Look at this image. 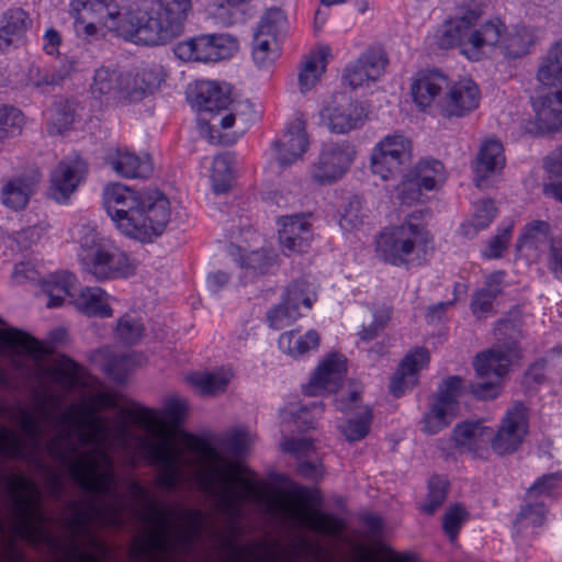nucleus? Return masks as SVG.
Returning <instances> with one entry per match:
<instances>
[{
	"label": "nucleus",
	"instance_id": "nucleus-45",
	"mask_svg": "<svg viewBox=\"0 0 562 562\" xmlns=\"http://www.w3.org/2000/svg\"><path fill=\"white\" fill-rule=\"evenodd\" d=\"M413 176L426 191L438 189L446 180L445 167L437 159L420 160L416 165Z\"/></svg>",
	"mask_w": 562,
	"mask_h": 562
},
{
	"label": "nucleus",
	"instance_id": "nucleus-42",
	"mask_svg": "<svg viewBox=\"0 0 562 562\" xmlns=\"http://www.w3.org/2000/svg\"><path fill=\"white\" fill-rule=\"evenodd\" d=\"M373 420L372 408L366 405L357 411L356 416L346 419L338 426L341 436L349 442L360 441L370 432Z\"/></svg>",
	"mask_w": 562,
	"mask_h": 562
},
{
	"label": "nucleus",
	"instance_id": "nucleus-50",
	"mask_svg": "<svg viewBox=\"0 0 562 562\" xmlns=\"http://www.w3.org/2000/svg\"><path fill=\"white\" fill-rule=\"evenodd\" d=\"M286 29V18L280 9H269L260 19L255 34L277 40L283 35Z\"/></svg>",
	"mask_w": 562,
	"mask_h": 562
},
{
	"label": "nucleus",
	"instance_id": "nucleus-16",
	"mask_svg": "<svg viewBox=\"0 0 562 562\" xmlns=\"http://www.w3.org/2000/svg\"><path fill=\"white\" fill-rule=\"evenodd\" d=\"M518 358L515 346L507 350L493 348L479 355L474 361V369L479 378L488 381L477 382L472 386L473 394L481 400L494 398L501 391V379L506 374L514 359Z\"/></svg>",
	"mask_w": 562,
	"mask_h": 562
},
{
	"label": "nucleus",
	"instance_id": "nucleus-60",
	"mask_svg": "<svg viewBox=\"0 0 562 562\" xmlns=\"http://www.w3.org/2000/svg\"><path fill=\"white\" fill-rule=\"evenodd\" d=\"M423 186L412 175L406 176L397 187V198L402 204L412 205L422 199Z\"/></svg>",
	"mask_w": 562,
	"mask_h": 562
},
{
	"label": "nucleus",
	"instance_id": "nucleus-49",
	"mask_svg": "<svg viewBox=\"0 0 562 562\" xmlns=\"http://www.w3.org/2000/svg\"><path fill=\"white\" fill-rule=\"evenodd\" d=\"M304 314L299 311V304H290L282 297L280 304L271 307L267 314L269 326L276 330L291 326Z\"/></svg>",
	"mask_w": 562,
	"mask_h": 562
},
{
	"label": "nucleus",
	"instance_id": "nucleus-28",
	"mask_svg": "<svg viewBox=\"0 0 562 562\" xmlns=\"http://www.w3.org/2000/svg\"><path fill=\"white\" fill-rule=\"evenodd\" d=\"M385 65L386 59L382 53L367 50L346 67L342 79L352 89L369 87L382 76Z\"/></svg>",
	"mask_w": 562,
	"mask_h": 562
},
{
	"label": "nucleus",
	"instance_id": "nucleus-34",
	"mask_svg": "<svg viewBox=\"0 0 562 562\" xmlns=\"http://www.w3.org/2000/svg\"><path fill=\"white\" fill-rule=\"evenodd\" d=\"M38 179L19 176L5 181L0 191L1 203L11 210H22L35 192Z\"/></svg>",
	"mask_w": 562,
	"mask_h": 562
},
{
	"label": "nucleus",
	"instance_id": "nucleus-62",
	"mask_svg": "<svg viewBox=\"0 0 562 562\" xmlns=\"http://www.w3.org/2000/svg\"><path fill=\"white\" fill-rule=\"evenodd\" d=\"M364 218L363 207L358 199L351 200L339 221L344 231H353L362 225Z\"/></svg>",
	"mask_w": 562,
	"mask_h": 562
},
{
	"label": "nucleus",
	"instance_id": "nucleus-19",
	"mask_svg": "<svg viewBox=\"0 0 562 562\" xmlns=\"http://www.w3.org/2000/svg\"><path fill=\"white\" fill-rule=\"evenodd\" d=\"M528 432V415L526 407L517 403L507 409L501 419L499 427L490 441L491 448L497 454L515 452Z\"/></svg>",
	"mask_w": 562,
	"mask_h": 562
},
{
	"label": "nucleus",
	"instance_id": "nucleus-61",
	"mask_svg": "<svg viewBox=\"0 0 562 562\" xmlns=\"http://www.w3.org/2000/svg\"><path fill=\"white\" fill-rule=\"evenodd\" d=\"M468 519V513L459 505L448 508L443 516L442 528L449 536L450 540H454L462 524Z\"/></svg>",
	"mask_w": 562,
	"mask_h": 562
},
{
	"label": "nucleus",
	"instance_id": "nucleus-15",
	"mask_svg": "<svg viewBox=\"0 0 562 562\" xmlns=\"http://www.w3.org/2000/svg\"><path fill=\"white\" fill-rule=\"evenodd\" d=\"M238 50V41L228 34H204L179 42L175 55L183 61H220Z\"/></svg>",
	"mask_w": 562,
	"mask_h": 562
},
{
	"label": "nucleus",
	"instance_id": "nucleus-6",
	"mask_svg": "<svg viewBox=\"0 0 562 562\" xmlns=\"http://www.w3.org/2000/svg\"><path fill=\"white\" fill-rule=\"evenodd\" d=\"M12 499V535L5 555L10 560H22V553L15 548L14 540L22 539L32 544L55 547L56 540L48 529V522L41 506V492L23 474L0 475Z\"/></svg>",
	"mask_w": 562,
	"mask_h": 562
},
{
	"label": "nucleus",
	"instance_id": "nucleus-3",
	"mask_svg": "<svg viewBox=\"0 0 562 562\" xmlns=\"http://www.w3.org/2000/svg\"><path fill=\"white\" fill-rule=\"evenodd\" d=\"M432 42L441 49L458 46L472 61L493 57L496 53L516 59L529 53L533 34L522 25L508 30L499 19L479 23V15L469 11L445 21L434 33Z\"/></svg>",
	"mask_w": 562,
	"mask_h": 562
},
{
	"label": "nucleus",
	"instance_id": "nucleus-30",
	"mask_svg": "<svg viewBox=\"0 0 562 562\" xmlns=\"http://www.w3.org/2000/svg\"><path fill=\"white\" fill-rule=\"evenodd\" d=\"M105 162L119 177L126 179L147 178L154 169L148 155H138L126 147L111 149Z\"/></svg>",
	"mask_w": 562,
	"mask_h": 562
},
{
	"label": "nucleus",
	"instance_id": "nucleus-58",
	"mask_svg": "<svg viewBox=\"0 0 562 562\" xmlns=\"http://www.w3.org/2000/svg\"><path fill=\"white\" fill-rule=\"evenodd\" d=\"M428 486L429 493L423 510L430 515L446 501L448 484L443 477L434 476L429 480Z\"/></svg>",
	"mask_w": 562,
	"mask_h": 562
},
{
	"label": "nucleus",
	"instance_id": "nucleus-64",
	"mask_svg": "<svg viewBox=\"0 0 562 562\" xmlns=\"http://www.w3.org/2000/svg\"><path fill=\"white\" fill-rule=\"evenodd\" d=\"M546 508L542 504H527L522 507L517 517V522L520 527L540 526L544 521Z\"/></svg>",
	"mask_w": 562,
	"mask_h": 562
},
{
	"label": "nucleus",
	"instance_id": "nucleus-57",
	"mask_svg": "<svg viewBox=\"0 0 562 562\" xmlns=\"http://www.w3.org/2000/svg\"><path fill=\"white\" fill-rule=\"evenodd\" d=\"M392 308L386 304H381L373 310V322L368 326L363 327L359 333L362 340L369 341L374 339L378 334L385 328L391 319Z\"/></svg>",
	"mask_w": 562,
	"mask_h": 562
},
{
	"label": "nucleus",
	"instance_id": "nucleus-47",
	"mask_svg": "<svg viewBox=\"0 0 562 562\" xmlns=\"http://www.w3.org/2000/svg\"><path fill=\"white\" fill-rule=\"evenodd\" d=\"M123 70L100 67L95 70L91 91L94 95H110L117 98L119 85Z\"/></svg>",
	"mask_w": 562,
	"mask_h": 562
},
{
	"label": "nucleus",
	"instance_id": "nucleus-56",
	"mask_svg": "<svg viewBox=\"0 0 562 562\" xmlns=\"http://www.w3.org/2000/svg\"><path fill=\"white\" fill-rule=\"evenodd\" d=\"M362 386L359 384H349L339 395L334 398V405L337 411L348 413L360 411L361 407Z\"/></svg>",
	"mask_w": 562,
	"mask_h": 562
},
{
	"label": "nucleus",
	"instance_id": "nucleus-13",
	"mask_svg": "<svg viewBox=\"0 0 562 562\" xmlns=\"http://www.w3.org/2000/svg\"><path fill=\"white\" fill-rule=\"evenodd\" d=\"M413 158V142L402 133L382 137L372 148L371 172L383 181L396 179Z\"/></svg>",
	"mask_w": 562,
	"mask_h": 562
},
{
	"label": "nucleus",
	"instance_id": "nucleus-14",
	"mask_svg": "<svg viewBox=\"0 0 562 562\" xmlns=\"http://www.w3.org/2000/svg\"><path fill=\"white\" fill-rule=\"evenodd\" d=\"M356 147L347 140L323 144L308 169L310 180L317 186H331L349 171L356 157Z\"/></svg>",
	"mask_w": 562,
	"mask_h": 562
},
{
	"label": "nucleus",
	"instance_id": "nucleus-21",
	"mask_svg": "<svg viewBox=\"0 0 562 562\" xmlns=\"http://www.w3.org/2000/svg\"><path fill=\"white\" fill-rule=\"evenodd\" d=\"M480 100V89L473 80H449L445 100L439 105V115L445 119L464 117L479 108Z\"/></svg>",
	"mask_w": 562,
	"mask_h": 562
},
{
	"label": "nucleus",
	"instance_id": "nucleus-25",
	"mask_svg": "<svg viewBox=\"0 0 562 562\" xmlns=\"http://www.w3.org/2000/svg\"><path fill=\"white\" fill-rule=\"evenodd\" d=\"M160 80V72L150 67L123 70L116 99L127 103L142 101L153 93Z\"/></svg>",
	"mask_w": 562,
	"mask_h": 562
},
{
	"label": "nucleus",
	"instance_id": "nucleus-9",
	"mask_svg": "<svg viewBox=\"0 0 562 562\" xmlns=\"http://www.w3.org/2000/svg\"><path fill=\"white\" fill-rule=\"evenodd\" d=\"M193 9V0H155L148 4H133L138 12L134 21V43L162 45L179 36Z\"/></svg>",
	"mask_w": 562,
	"mask_h": 562
},
{
	"label": "nucleus",
	"instance_id": "nucleus-43",
	"mask_svg": "<svg viewBox=\"0 0 562 562\" xmlns=\"http://www.w3.org/2000/svg\"><path fill=\"white\" fill-rule=\"evenodd\" d=\"M281 55L280 42L254 34L251 57L259 69L270 68Z\"/></svg>",
	"mask_w": 562,
	"mask_h": 562
},
{
	"label": "nucleus",
	"instance_id": "nucleus-39",
	"mask_svg": "<svg viewBox=\"0 0 562 562\" xmlns=\"http://www.w3.org/2000/svg\"><path fill=\"white\" fill-rule=\"evenodd\" d=\"M76 282V277L66 271L53 273L43 280L42 288L48 296L47 306L50 308L58 307L67 296L72 297L71 290L75 288Z\"/></svg>",
	"mask_w": 562,
	"mask_h": 562
},
{
	"label": "nucleus",
	"instance_id": "nucleus-32",
	"mask_svg": "<svg viewBox=\"0 0 562 562\" xmlns=\"http://www.w3.org/2000/svg\"><path fill=\"white\" fill-rule=\"evenodd\" d=\"M286 514L296 520L301 526L307 527L324 535H337L342 529V522L324 513L310 509L304 505H284Z\"/></svg>",
	"mask_w": 562,
	"mask_h": 562
},
{
	"label": "nucleus",
	"instance_id": "nucleus-29",
	"mask_svg": "<svg viewBox=\"0 0 562 562\" xmlns=\"http://www.w3.org/2000/svg\"><path fill=\"white\" fill-rule=\"evenodd\" d=\"M430 357L426 348L417 347L401 361L390 382V392L400 397L418 383V373L427 368Z\"/></svg>",
	"mask_w": 562,
	"mask_h": 562
},
{
	"label": "nucleus",
	"instance_id": "nucleus-2",
	"mask_svg": "<svg viewBox=\"0 0 562 562\" xmlns=\"http://www.w3.org/2000/svg\"><path fill=\"white\" fill-rule=\"evenodd\" d=\"M123 413L145 431L135 438L136 447L149 464L158 467L160 487L175 491L198 482L201 490L227 503L254 496V485L240 475L236 462L195 436L177 435L158 411L134 404Z\"/></svg>",
	"mask_w": 562,
	"mask_h": 562
},
{
	"label": "nucleus",
	"instance_id": "nucleus-46",
	"mask_svg": "<svg viewBox=\"0 0 562 562\" xmlns=\"http://www.w3.org/2000/svg\"><path fill=\"white\" fill-rule=\"evenodd\" d=\"M497 209L490 200L477 202L474 205L471 218L461 225V232L465 237H473L480 231L486 228L495 218Z\"/></svg>",
	"mask_w": 562,
	"mask_h": 562
},
{
	"label": "nucleus",
	"instance_id": "nucleus-31",
	"mask_svg": "<svg viewBox=\"0 0 562 562\" xmlns=\"http://www.w3.org/2000/svg\"><path fill=\"white\" fill-rule=\"evenodd\" d=\"M505 166L504 148L495 138L485 139L479 149L473 164L474 182L477 188H483L487 178L501 171Z\"/></svg>",
	"mask_w": 562,
	"mask_h": 562
},
{
	"label": "nucleus",
	"instance_id": "nucleus-26",
	"mask_svg": "<svg viewBox=\"0 0 562 562\" xmlns=\"http://www.w3.org/2000/svg\"><path fill=\"white\" fill-rule=\"evenodd\" d=\"M310 142L305 122L296 117L286 127L284 134L273 143V157L281 166H290L303 159Z\"/></svg>",
	"mask_w": 562,
	"mask_h": 562
},
{
	"label": "nucleus",
	"instance_id": "nucleus-17",
	"mask_svg": "<svg viewBox=\"0 0 562 562\" xmlns=\"http://www.w3.org/2000/svg\"><path fill=\"white\" fill-rule=\"evenodd\" d=\"M461 390L462 380L458 376H451L443 382L420 420L424 434L436 435L451 424L457 415Z\"/></svg>",
	"mask_w": 562,
	"mask_h": 562
},
{
	"label": "nucleus",
	"instance_id": "nucleus-37",
	"mask_svg": "<svg viewBox=\"0 0 562 562\" xmlns=\"http://www.w3.org/2000/svg\"><path fill=\"white\" fill-rule=\"evenodd\" d=\"M40 351L38 342L21 330L0 329V356L9 358L19 368L16 357Z\"/></svg>",
	"mask_w": 562,
	"mask_h": 562
},
{
	"label": "nucleus",
	"instance_id": "nucleus-59",
	"mask_svg": "<svg viewBox=\"0 0 562 562\" xmlns=\"http://www.w3.org/2000/svg\"><path fill=\"white\" fill-rule=\"evenodd\" d=\"M144 327L135 318L125 315L116 326V336L125 344H136L143 336Z\"/></svg>",
	"mask_w": 562,
	"mask_h": 562
},
{
	"label": "nucleus",
	"instance_id": "nucleus-51",
	"mask_svg": "<svg viewBox=\"0 0 562 562\" xmlns=\"http://www.w3.org/2000/svg\"><path fill=\"white\" fill-rule=\"evenodd\" d=\"M24 123L25 117L19 109L0 104V144L9 137L20 135Z\"/></svg>",
	"mask_w": 562,
	"mask_h": 562
},
{
	"label": "nucleus",
	"instance_id": "nucleus-24",
	"mask_svg": "<svg viewBox=\"0 0 562 562\" xmlns=\"http://www.w3.org/2000/svg\"><path fill=\"white\" fill-rule=\"evenodd\" d=\"M279 243L285 256L305 252L312 243V223L304 215L283 216L278 221Z\"/></svg>",
	"mask_w": 562,
	"mask_h": 562
},
{
	"label": "nucleus",
	"instance_id": "nucleus-44",
	"mask_svg": "<svg viewBox=\"0 0 562 562\" xmlns=\"http://www.w3.org/2000/svg\"><path fill=\"white\" fill-rule=\"evenodd\" d=\"M46 375L52 384L68 392L77 384L79 368L74 361L63 359L49 366L46 369Z\"/></svg>",
	"mask_w": 562,
	"mask_h": 562
},
{
	"label": "nucleus",
	"instance_id": "nucleus-18",
	"mask_svg": "<svg viewBox=\"0 0 562 562\" xmlns=\"http://www.w3.org/2000/svg\"><path fill=\"white\" fill-rule=\"evenodd\" d=\"M330 132L346 134L361 127L367 119L364 108L345 92L334 93L319 112Z\"/></svg>",
	"mask_w": 562,
	"mask_h": 562
},
{
	"label": "nucleus",
	"instance_id": "nucleus-40",
	"mask_svg": "<svg viewBox=\"0 0 562 562\" xmlns=\"http://www.w3.org/2000/svg\"><path fill=\"white\" fill-rule=\"evenodd\" d=\"M29 26L26 13L22 9H11L3 15L0 27V50H5L19 42Z\"/></svg>",
	"mask_w": 562,
	"mask_h": 562
},
{
	"label": "nucleus",
	"instance_id": "nucleus-55",
	"mask_svg": "<svg viewBox=\"0 0 562 562\" xmlns=\"http://www.w3.org/2000/svg\"><path fill=\"white\" fill-rule=\"evenodd\" d=\"M75 114L69 104H59L48 111V132L60 134L71 126Z\"/></svg>",
	"mask_w": 562,
	"mask_h": 562
},
{
	"label": "nucleus",
	"instance_id": "nucleus-63",
	"mask_svg": "<svg viewBox=\"0 0 562 562\" xmlns=\"http://www.w3.org/2000/svg\"><path fill=\"white\" fill-rule=\"evenodd\" d=\"M562 482V474L551 473L538 479L528 490V497L536 498L549 495Z\"/></svg>",
	"mask_w": 562,
	"mask_h": 562
},
{
	"label": "nucleus",
	"instance_id": "nucleus-23",
	"mask_svg": "<svg viewBox=\"0 0 562 562\" xmlns=\"http://www.w3.org/2000/svg\"><path fill=\"white\" fill-rule=\"evenodd\" d=\"M493 429L481 420L458 423L451 434L454 447L462 453L486 459L490 454V441Z\"/></svg>",
	"mask_w": 562,
	"mask_h": 562
},
{
	"label": "nucleus",
	"instance_id": "nucleus-8",
	"mask_svg": "<svg viewBox=\"0 0 562 562\" xmlns=\"http://www.w3.org/2000/svg\"><path fill=\"white\" fill-rule=\"evenodd\" d=\"M75 240L83 270L98 281L128 278L136 271V261L97 226L81 224Z\"/></svg>",
	"mask_w": 562,
	"mask_h": 562
},
{
	"label": "nucleus",
	"instance_id": "nucleus-22",
	"mask_svg": "<svg viewBox=\"0 0 562 562\" xmlns=\"http://www.w3.org/2000/svg\"><path fill=\"white\" fill-rule=\"evenodd\" d=\"M347 373V359L340 353L325 356L311 375L304 391L316 396L336 392Z\"/></svg>",
	"mask_w": 562,
	"mask_h": 562
},
{
	"label": "nucleus",
	"instance_id": "nucleus-7",
	"mask_svg": "<svg viewBox=\"0 0 562 562\" xmlns=\"http://www.w3.org/2000/svg\"><path fill=\"white\" fill-rule=\"evenodd\" d=\"M193 104L199 111V121L212 131L233 130L240 136L260 117V109L249 100H231L225 83L201 80L194 85Z\"/></svg>",
	"mask_w": 562,
	"mask_h": 562
},
{
	"label": "nucleus",
	"instance_id": "nucleus-54",
	"mask_svg": "<svg viewBox=\"0 0 562 562\" xmlns=\"http://www.w3.org/2000/svg\"><path fill=\"white\" fill-rule=\"evenodd\" d=\"M119 400L111 392H95L91 394L77 409L83 415H99L98 412L103 408H117ZM76 411V407H72Z\"/></svg>",
	"mask_w": 562,
	"mask_h": 562
},
{
	"label": "nucleus",
	"instance_id": "nucleus-27",
	"mask_svg": "<svg viewBox=\"0 0 562 562\" xmlns=\"http://www.w3.org/2000/svg\"><path fill=\"white\" fill-rule=\"evenodd\" d=\"M87 171V166L80 158L63 160L50 176L48 195L57 202H66L77 190Z\"/></svg>",
	"mask_w": 562,
	"mask_h": 562
},
{
	"label": "nucleus",
	"instance_id": "nucleus-53",
	"mask_svg": "<svg viewBox=\"0 0 562 562\" xmlns=\"http://www.w3.org/2000/svg\"><path fill=\"white\" fill-rule=\"evenodd\" d=\"M513 228V222L503 223L497 228V233L486 243V246L482 250V256L486 259L501 258L509 246Z\"/></svg>",
	"mask_w": 562,
	"mask_h": 562
},
{
	"label": "nucleus",
	"instance_id": "nucleus-48",
	"mask_svg": "<svg viewBox=\"0 0 562 562\" xmlns=\"http://www.w3.org/2000/svg\"><path fill=\"white\" fill-rule=\"evenodd\" d=\"M282 297L290 304H299V311L301 308L310 311L317 295L313 284L304 280H297L288 285Z\"/></svg>",
	"mask_w": 562,
	"mask_h": 562
},
{
	"label": "nucleus",
	"instance_id": "nucleus-35",
	"mask_svg": "<svg viewBox=\"0 0 562 562\" xmlns=\"http://www.w3.org/2000/svg\"><path fill=\"white\" fill-rule=\"evenodd\" d=\"M234 373L229 368H220L214 371H199L187 376L188 383L203 396H216L224 393Z\"/></svg>",
	"mask_w": 562,
	"mask_h": 562
},
{
	"label": "nucleus",
	"instance_id": "nucleus-10",
	"mask_svg": "<svg viewBox=\"0 0 562 562\" xmlns=\"http://www.w3.org/2000/svg\"><path fill=\"white\" fill-rule=\"evenodd\" d=\"M431 241L423 225L407 220L380 234L376 252L383 261L395 267L417 266L426 260Z\"/></svg>",
	"mask_w": 562,
	"mask_h": 562
},
{
	"label": "nucleus",
	"instance_id": "nucleus-5",
	"mask_svg": "<svg viewBox=\"0 0 562 562\" xmlns=\"http://www.w3.org/2000/svg\"><path fill=\"white\" fill-rule=\"evenodd\" d=\"M127 492L134 505L146 508L144 551L172 553L191 547L201 529L199 513L158 504L134 480L128 481Z\"/></svg>",
	"mask_w": 562,
	"mask_h": 562
},
{
	"label": "nucleus",
	"instance_id": "nucleus-20",
	"mask_svg": "<svg viewBox=\"0 0 562 562\" xmlns=\"http://www.w3.org/2000/svg\"><path fill=\"white\" fill-rule=\"evenodd\" d=\"M448 77L438 72H420L411 83V95L416 108L426 113L439 115L448 88Z\"/></svg>",
	"mask_w": 562,
	"mask_h": 562
},
{
	"label": "nucleus",
	"instance_id": "nucleus-4",
	"mask_svg": "<svg viewBox=\"0 0 562 562\" xmlns=\"http://www.w3.org/2000/svg\"><path fill=\"white\" fill-rule=\"evenodd\" d=\"M103 207L116 229L130 239L151 243L170 221L167 196L157 190L138 191L121 182L104 186Z\"/></svg>",
	"mask_w": 562,
	"mask_h": 562
},
{
	"label": "nucleus",
	"instance_id": "nucleus-11",
	"mask_svg": "<svg viewBox=\"0 0 562 562\" xmlns=\"http://www.w3.org/2000/svg\"><path fill=\"white\" fill-rule=\"evenodd\" d=\"M547 247L546 266L562 282V233L552 237L548 222L533 220L521 228L515 245L517 255L529 263L540 262Z\"/></svg>",
	"mask_w": 562,
	"mask_h": 562
},
{
	"label": "nucleus",
	"instance_id": "nucleus-36",
	"mask_svg": "<svg viewBox=\"0 0 562 562\" xmlns=\"http://www.w3.org/2000/svg\"><path fill=\"white\" fill-rule=\"evenodd\" d=\"M321 342L317 330L308 329L301 333L300 329H291L280 335L278 339L279 349L293 359H300L310 351L316 350Z\"/></svg>",
	"mask_w": 562,
	"mask_h": 562
},
{
	"label": "nucleus",
	"instance_id": "nucleus-38",
	"mask_svg": "<svg viewBox=\"0 0 562 562\" xmlns=\"http://www.w3.org/2000/svg\"><path fill=\"white\" fill-rule=\"evenodd\" d=\"M329 52L328 47H322L304 59L299 72V88L301 92L305 93L318 83L322 75L325 72Z\"/></svg>",
	"mask_w": 562,
	"mask_h": 562
},
{
	"label": "nucleus",
	"instance_id": "nucleus-52",
	"mask_svg": "<svg viewBox=\"0 0 562 562\" xmlns=\"http://www.w3.org/2000/svg\"><path fill=\"white\" fill-rule=\"evenodd\" d=\"M233 169L228 156L214 158L211 170V184L215 193H225L232 188Z\"/></svg>",
	"mask_w": 562,
	"mask_h": 562
},
{
	"label": "nucleus",
	"instance_id": "nucleus-41",
	"mask_svg": "<svg viewBox=\"0 0 562 562\" xmlns=\"http://www.w3.org/2000/svg\"><path fill=\"white\" fill-rule=\"evenodd\" d=\"M538 80L543 85L562 82V38L551 45L537 72Z\"/></svg>",
	"mask_w": 562,
	"mask_h": 562
},
{
	"label": "nucleus",
	"instance_id": "nucleus-12",
	"mask_svg": "<svg viewBox=\"0 0 562 562\" xmlns=\"http://www.w3.org/2000/svg\"><path fill=\"white\" fill-rule=\"evenodd\" d=\"M70 15L74 19L95 20L117 36L134 43V21L138 12L133 4L120 5L114 0H71Z\"/></svg>",
	"mask_w": 562,
	"mask_h": 562
},
{
	"label": "nucleus",
	"instance_id": "nucleus-33",
	"mask_svg": "<svg viewBox=\"0 0 562 562\" xmlns=\"http://www.w3.org/2000/svg\"><path fill=\"white\" fill-rule=\"evenodd\" d=\"M114 301L110 294H108L100 286H86L81 288L79 292L72 296L71 303L75 307L87 316L95 317H111L113 311L111 302Z\"/></svg>",
	"mask_w": 562,
	"mask_h": 562
},
{
	"label": "nucleus",
	"instance_id": "nucleus-1",
	"mask_svg": "<svg viewBox=\"0 0 562 562\" xmlns=\"http://www.w3.org/2000/svg\"><path fill=\"white\" fill-rule=\"evenodd\" d=\"M69 408L56 416L47 407V401L38 397L33 409L21 408L16 425L21 435L0 426V456L36 462L44 440V426L53 425L56 435L46 443L48 454L64 464L74 481L95 499L74 512L68 529L72 537L83 536L97 546L91 525L120 526L125 524L126 507L116 491V479L110 456L104 448L112 438L124 441L127 426L119 423L115 431L109 419L101 415H85L75 419Z\"/></svg>",
	"mask_w": 562,
	"mask_h": 562
}]
</instances>
